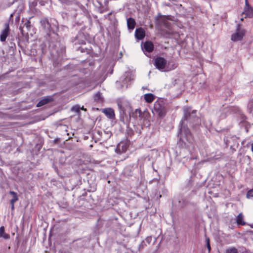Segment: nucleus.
<instances>
[{
	"label": "nucleus",
	"mask_w": 253,
	"mask_h": 253,
	"mask_svg": "<svg viewBox=\"0 0 253 253\" xmlns=\"http://www.w3.org/2000/svg\"><path fill=\"white\" fill-rule=\"evenodd\" d=\"M41 23L42 27L45 29V30H46V32L50 31L51 26L47 19L41 20Z\"/></svg>",
	"instance_id": "ddd939ff"
},
{
	"label": "nucleus",
	"mask_w": 253,
	"mask_h": 253,
	"mask_svg": "<svg viewBox=\"0 0 253 253\" xmlns=\"http://www.w3.org/2000/svg\"><path fill=\"white\" fill-rule=\"evenodd\" d=\"M225 116H226V115H222V116H221V117H222V118H224V117H225Z\"/></svg>",
	"instance_id": "c9c22d12"
},
{
	"label": "nucleus",
	"mask_w": 253,
	"mask_h": 253,
	"mask_svg": "<svg viewBox=\"0 0 253 253\" xmlns=\"http://www.w3.org/2000/svg\"><path fill=\"white\" fill-rule=\"evenodd\" d=\"M167 65L166 60L161 57H157L155 60V66L157 69L160 71H165Z\"/></svg>",
	"instance_id": "39448f33"
},
{
	"label": "nucleus",
	"mask_w": 253,
	"mask_h": 253,
	"mask_svg": "<svg viewBox=\"0 0 253 253\" xmlns=\"http://www.w3.org/2000/svg\"><path fill=\"white\" fill-rule=\"evenodd\" d=\"M80 106L79 105H78L74 106L72 108V110L73 111L77 112V113H80Z\"/></svg>",
	"instance_id": "5701e85b"
},
{
	"label": "nucleus",
	"mask_w": 253,
	"mask_h": 253,
	"mask_svg": "<svg viewBox=\"0 0 253 253\" xmlns=\"http://www.w3.org/2000/svg\"><path fill=\"white\" fill-rule=\"evenodd\" d=\"M250 7V5L249 4L248 0H245V8H247V7Z\"/></svg>",
	"instance_id": "c85d7f7f"
},
{
	"label": "nucleus",
	"mask_w": 253,
	"mask_h": 253,
	"mask_svg": "<svg viewBox=\"0 0 253 253\" xmlns=\"http://www.w3.org/2000/svg\"><path fill=\"white\" fill-rule=\"evenodd\" d=\"M118 106L120 109V113L121 115H125L126 111L129 112L130 110V104L126 101H118Z\"/></svg>",
	"instance_id": "20e7f679"
},
{
	"label": "nucleus",
	"mask_w": 253,
	"mask_h": 253,
	"mask_svg": "<svg viewBox=\"0 0 253 253\" xmlns=\"http://www.w3.org/2000/svg\"><path fill=\"white\" fill-rule=\"evenodd\" d=\"M150 240H151V238H149V237H148V238H147L146 239V241H147L149 244V243H150Z\"/></svg>",
	"instance_id": "7c9ffc66"
},
{
	"label": "nucleus",
	"mask_w": 253,
	"mask_h": 253,
	"mask_svg": "<svg viewBox=\"0 0 253 253\" xmlns=\"http://www.w3.org/2000/svg\"><path fill=\"white\" fill-rule=\"evenodd\" d=\"M135 24V21L133 18H129L127 19V25L128 29H133Z\"/></svg>",
	"instance_id": "4468645a"
},
{
	"label": "nucleus",
	"mask_w": 253,
	"mask_h": 253,
	"mask_svg": "<svg viewBox=\"0 0 253 253\" xmlns=\"http://www.w3.org/2000/svg\"><path fill=\"white\" fill-rule=\"evenodd\" d=\"M135 112L136 113V114L138 113L139 114V117H141V111L139 109H136V111H135Z\"/></svg>",
	"instance_id": "cd10ccee"
},
{
	"label": "nucleus",
	"mask_w": 253,
	"mask_h": 253,
	"mask_svg": "<svg viewBox=\"0 0 253 253\" xmlns=\"http://www.w3.org/2000/svg\"><path fill=\"white\" fill-rule=\"evenodd\" d=\"M80 109L83 110H84V111H86V109L85 108H84V106H83V107H80Z\"/></svg>",
	"instance_id": "473e14b6"
},
{
	"label": "nucleus",
	"mask_w": 253,
	"mask_h": 253,
	"mask_svg": "<svg viewBox=\"0 0 253 253\" xmlns=\"http://www.w3.org/2000/svg\"><path fill=\"white\" fill-rule=\"evenodd\" d=\"M246 196L248 199L253 197V189L249 190Z\"/></svg>",
	"instance_id": "b1692460"
},
{
	"label": "nucleus",
	"mask_w": 253,
	"mask_h": 253,
	"mask_svg": "<svg viewBox=\"0 0 253 253\" xmlns=\"http://www.w3.org/2000/svg\"><path fill=\"white\" fill-rule=\"evenodd\" d=\"M145 36V31L142 28L136 29L135 31V36L137 39L141 40L144 38Z\"/></svg>",
	"instance_id": "1a4fd4ad"
},
{
	"label": "nucleus",
	"mask_w": 253,
	"mask_h": 253,
	"mask_svg": "<svg viewBox=\"0 0 253 253\" xmlns=\"http://www.w3.org/2000/svg\"><path fill=\"white\" fill-rule=\"evenodd\" d=\"M245 34V30L241 29L240 25L238 24L236 28V32L231 36V39L234 42L240 41L243 39Z\"/></svg>",
	"instance_id": "7ed1b4c3"
},
{
	"label": "nucleus",
	"mask_w": 253,
	"mask_h": 253,
	"mask_svg": "<svg viewBox=\"0 0 253 253\" xmlns=\"http://www.w3.org/2000/svg\"><path fill=\"white\" fill-rule=\"evenodd\" d=\"M232 108H226V109H225V112H227V111H228L229 110H232Z\"/></svg>",
	"instance_id": "2f4dec72"
},
{
	"label": "nucleus",
	"mask_w": 253,
	"mask_h": 253,
	"mask_svg": "<svg viewBox=\"0 0 253 253\" xmlns=\"http://www.w3.org/2000/svg\"><path fill=\"white\" fill-rule=\"evenodd\" d=\"M161 195H160L159 196V198H161Z\"/></svg>",
	"instance_id": "e433bc0d"
},
{
	"label": "nucleus",
	"mask_w": 253,
	"mask_h": 253,
	"mask_svg": "<svg viewBox=\"0 0 253 253\" xmlns=\"http://www.w3.org/2000/svg\"><path fill=\"white\" fill-rule=\"evenodd\" d=\"M154 110L158 114L159 117H163L166 114V109L165 107L160 102H156L154 104Z\"/></svg>",
	"instance_id": "423d86ee"
},
{
	"label": "nucleus",
	"mask_w": 253,
	"mask_h": 253,
	"mask_svg": "<svg viewBox=\"0 0 253 253\" xmlns=\"http://www.w3.org/2000/svg\"><path fill=\"white\" fill-rule=\"evenodd\" d=\"M245 15V17L252 18L253 17V8L251 7L244 8V11L242 13Z\"/></svg>",
	"instance_id": "9b49d317"
},
{
	"label": "nucleus",
	"mask_w": 253,
	"mask_h": 253,
	"mask_svg": "<svg viewBox=\"0 0 253 253\" xmlns=\"http://www.w3.org/2000/svg\"><path fill=\"white\" fill-rule=\"evenodd\" d=\"M144 98L147 102L151 103L154 100L155 96L152 93H147L144 95Z\"/></svg>",
	"instance_id": "dca6fc26"
},
{
	"label": "nucleus",
	"mask_w": 253,
	"mask_h": 253,
	"mask_svg": "<svg viewBox=\"0 0 253 253\" xmlns=\"http://www.w3.org/2000/svg\"><path fill=\"white\" fill-rule=\"evenodd\" d=\"M100 97V92L96 93L94 96V99L95 100H98Z\"/></svg>",
	"instance_id": "bb28decb"
},
{
	"label": "nucleus",
	"mask_w": 253,
	"mask_h": 253,
	"mask_svg": "<svg viewBox=\"0 0 253 253\" xmlns=\"http://www.w3.org/2000/svg\"><path fill=\"white\" fill-rule=\"evenodd\" d=\"M31 22L29 20L27 21L24 24V27H26L27 30H29L31 27Z\"/></svg>",
	"instance_id": "393cba45"
},
{
	"label": "nucleus",
	"mask_w": 253,
	"mask_h": 253,
	"mask_svg": "<svg viewBox=\"0 0 253 253\" xmlns=\"http://www.w3.org/2000/svg\"><path fill=\"white\" fill-rule=\"evenodd\" d=\"M170 19L169 16H163L160 14L158 16V21L161 28L164 27L169 30L170 29L171 27Z\"/></svg>",
	"instance_id": "f03ea898"
},
{
	"label": "nucleus",
	"mask_w": 253,
	"mask_h": 253,
	"mask_svg": "<svg viewBox=\"0 0 253 253\" xmlns=\"http://www.w3.org/2000/svg\"><path fill=\"white\" fill-rule=\"evenodd\" d=\"M143 49L148 52H151L153 50L154 45L151 42H146L144 43Z\"/></svg>",
	"instance_id": "9d476101"
},
{
	"label": "nucleus",
	"mask_w": 253,
	"mask_h": 253,
	"mask_svg": "<svg viewBox=\"0 0 253 253\" xmlns=\"http://www.w3.org/2000/svg\"><path fill=\"white\" fill-rule=\"evenodd\" d=\"M206 243H207V248L208 249L209 253H210L211 252V246H210V239L209 238L206 239Z\"/></svg>",
	"instance_id": "a878e982"
},
{
	"label": "nucleus",
	"mask_w": 253,
	"mask_h": 253,
	"mask_svg": "<svg viewBox=\"0 0 253 253\" xmlns=\"http://www.w3.org/2000/svg\"><path fill=\"white\" fill-rule=\"evenodd\" d=\"M251 150L253 152V143L251 144Z\"/></svg>",
	"instance_id": "72a5a7b5"
},
{
	"label": "nucleus",
	"mask_w": 253,
	"mask_h": 253,
	"mask_svg": "<svg viewBox=\"0 0 253 253\" xmlns=\"http://www.w3.org/2000/svg\"><path fill=\"white\" fill-rule=\"evenodd\" d=\"M0 238H3L4 239H8L10 238L9 235L5 233L4 226L0 227Z\"/></svg>",
	"instance_id": "f3484780"
},
{
	"label": "nucleus",
	"mask_w": 253,
	"mask_h": 253,
	"mask_svg": "<svg viewBox=\"0 0 253 253\" xmlns=\"http://www.w3.org/2000/svg\"><path fill=\"white\" fill-rule=\"evenodd\" d=\"M9 30V24H5V29L3 30L0 34V41L1 42H4L8 36Z\"/></svg>",
	"instance_id": "6e6552de"
},
{
	"label": "nucleus",
	"mask_w": 253,
	"mask_h": 253,
	"mask_svg": "<svg viewBox=\"0 0 253 253\" xmlns=\"http://www.w3.org/2000/svg\"><path fill=\"white\" fill-rule=\"evenodd\" d=\"M183 119L182 120L180 124L178 135H180V139L185 143V145L186 142L185 141V140L190 143V146L187 145L189 149H190L191 148L193 149L194 146L192 144L193 140L192 135L187 127L185 126H183Z\"/></svg>",
	"instance_id": "f257e3e1"
},
{
	"label": "nucleus",
	"mask_w": 253,
	"mask_h": 253,
	"mask_svg": "<svg viewBox=\"0 0 253 253\" xmlns=\"http://www.w3.org/2000/svg\"><path fill=\"white\" fill-rule=\"evenodd\" d=\"M248 109L249 112L252 114L253 116V98L249 101L248 105Z\"/></svg>",
	"instance_id": "aec40b11"
},
{
	"label": "nucleus",
	"mask_w": 253,
	"mask_h": 253,
	"mask_svg": "<svg viewBox=\"0 0 253 253\" xmlns=\"http://www.w3.org/2000/svg\"><path fill=\"white\" fill-rule=\"evenodd\" d=\"M226 253H238V250L235 248H231L226 250Z\"/></svg>",
	"instance_id": "4be33fe9"
},
{
	"label": "nucleus",
	"mask_w": 253,
	"mask_h": 253,
	"mask_svg": "<svg viewBox=\"0 0 253 253\" xmlns=\"http://www.w3.org/2000/svg\"><path fill=\"white\" fill-rule=\"evenodd\" d=\"M103 112L109 119H113L115 117V113L113 109L111 108H106L104 109Z\"/></svg>",
	"instance_id": "f8f14e48"
},
{
	"label": "nucleus",
	"mask_w": 253,
	"mask_h": 253,
	"mask_svg": "<svg viewBox=\"0 0 253 253\" xmlns=\"http://www.w3.org/2000/svg\"><path fill=\"white\" fill-rule=\"evenodd\" d=\"M244 219V216L242 214V213H240L239 214V215L236 217V222L238 225H245L246 223L243 220Z\"/></svg>",
	"instance_id": "2eb2a0df"
},
{
	"label": "nucleus",
	"mask_w": 253,
	"mask_h": 253,
	"mask_svg": "<svg viewBox=\"0 0 253 253\" xmlns=\"http://www.w3.org/2000/svg\"><path fill=\"white\" fill-rule=\"evenodd\" d=\"M243 118H244L245 120L246 119V117L244 115H243Z\"/></svg>",
	"instance_id": "f704fd0d"
},
{
	"label": "nucleus",
	"mask_w": 253,
	"mask_h": 253,
	"mask_svg": "<svg viewBox=\"0 0 253 253\" xmlns=\"http://www.w3.org/2000/svg\"><path fill=\"white\" fill-rule=\"evenodd\" d=\"M9 194L12 196V199L10 201V203H15L18 200V197L17 193L14 191H10Z\"/></svg>",
	"instance_id": "6ab92c4d"
},
{
	"label": "nucleus",
	"mask_w": 253,
	"mask_h": 253,
	"mask_svg": "<svg viewBox=\"0 0 253 253\" xmlns=\"http://www.w3.org/2000/svg\"><path fill=\"white\" fill-rule=\"evenodd\" d=\"M50 101H51V98L50 97L44 98L38 102V103L37 105V107H41L44 105L46 104L47 103L49 102Z\"/></svg>",
	"instance_id": "a211bd4d"
},
{
	"label": "nucleus",
	"mask_w": 253,
	"mask_h": 253,
	"mask_svg": "<svg viewBox=\"0 0 253 253\" xmlns=\"http://www.w3.org/2000/svg\"><path fill=\"white\" fill-rule=\"evenodd\" d=\"M184 119L190 120L191 119L194 118L196 117V110H192L190 108H186L184 110Z\"/></svg>",
	"instance_id": "0eeeda50"
},
{
	"label": "nucleus",
	"mask_w": 253,
	"mask_h": 253,
	"mask_svg": "<svg viewBox=\"0 0 253 253\" xmlns=\"http://www.w3.org/2000/svg\"><path fill=\"white\" fill-rule=\"evenodd\" d=\"M177 202L178 203V204H176L177 200H175L173 201V204H175V205L179 207H183L185 205L184 201L181 198L180 199L178 200V201H177Z\"/></svg>",
	"instance_id": "412c9836"
},
{
	"label": "nucleus",
	"mask_w": 253,
	"mask_h": 253,
	"mask_svg": "<svg viewBox=\"0 0 253 253\" xmlns=\"http://www.w3.org/2000/svg\"><path fill=\"white\" fill-rule=\"evenodd\" d=\"M11 204V209L12 210H14V203H10Z\"/></svg>",
	"instance_id": "c756f323"
}]
</instances>
